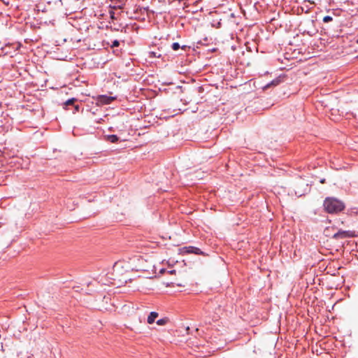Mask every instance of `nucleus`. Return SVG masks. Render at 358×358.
<instances>
[{
	"label": "nucleus",
	"instance_id": "nucleus-17",
	"mask_svg": "<svg viewBox=\"0 0 358 358\" xmlns=\"http://www.w3.org/2000/svg\"><path fill=\"white\" fill-rule=\"evenodd\" d=\"M320 182H321V183H324V182H325V179H322V180H320Z\"/></svg>",
	"mask_w": 358,
	"mask_h": 358
},
{
	"label": "nucleus",
	"instance_id": "nucleus-3",
	"mask_svg": "<svg viewBox=\"0 0 358 358\" xmlns=\"http://www.w3.org/2000/svg\"><path fill=\"white\" fill-rule=\"evenodd\" d=\"M325 211L328 213H338L344 210L345 204L341 200L334 197H327L323 203Z\"/></svg>",
	"mask_w": 358,
	"mask_h": 358
},
{
	"label": "nucleus",
	"instance_id": "nucleus-18",
	"mask_svg": "<svg viewBox=\"0 0 358 358\" xmlns=\"http://www.w3.org/2000/svg\"><path fill=\"white\" fill-rule=\"evenodd\" d=\"M150 54L153 55V57H157L154 52H150Z\"/></svg>",
	"mask_w": 358,
	"mask_h": 358
},
{
	"label": "nucleus",
	"instance_id": "nucleus-6",
	"mask_svg": "<svg viewBox=\"0 0 358 358\" xmlns=\"http://www.w3.org/2000/svg\"><path fill=\"white\" fill-rule=\"evenodd\" d=\"M282 81V78L281 76H279L278 78H276L275 79H274L273 80H272L271 83H268L267 85H266L264 87V89L266 90V89H268L271 87H275V86H277Z\"/></svg>",
	"mask_w": 358,
	"mask_h": 358
},
{
	"label": "nucleus",
	"instance_id": "nucleus-8",
	"mask_svg": "<svg viewBox=\"0 0 358 358\" xmlns=\"http://www.w3.org/2000/svg\"><path fill=\"white\" fill-rule=\"evenodd\" d=\"M158 317V313L156 312H151L148 317V323L152 324L155 319Z\"/></svg>",
	"mask_w": 358,
	"mask_h": 358
},
{
	"label": "nucleus",
	"instance_id": "nucleus-15",
	"mask_svg": "<svg viewBox=\"0 0 358 358\" xmlns=\"http://www.w3.org/2000/svg\"><path fill=\"white\" fill-rule=\"evenodd\" d=\"M3 351V344H2V343H1V342H0V352H2Z\"/></svg>",
	"mask_w": 358,
	"mask_h": 358
},
{
	"label": "nucleus",
	"instance_id": "nucleus-10",
	"mask_svg": "<svg viewBox=\"0 0 358 358\" xmlns=\"http://www.w3.org/2000/svg\"><path fill=\"white\" fill-rule=\"evenodd\" d=\"M169 318L164 317V318H162V319L158 320L157 321V324L158 325L162 326V325L166 324L169 322Z\"/></svg>",
	"mask_w": 358,
	"mask_h": 358
},
{
	"label": "nucleus",
	"instance_id": "nucleus-13",
	"mask_svg": "<svg viewBox=\"0 0 358 358\" xmlns=\"http://www.w3.org/2000/svg\"><path fill=\"white\" fill-rule=\"evenodd\" d=\"M180 48V44L178 43H173L172 44V49L175 51L179 50V48Z\"/></svg>",
	"mask_w": 358,
	"mask_h": 358
},
{
	"label": "nucleus",
	"instance_id": "nucleus-14",
	"mask_svg": "<svg viewBox=\"0 0 358 358\" xmlns=\"http://www.w3.org/2000/svg\"><path fill=\"white\" fill-rule=\"evenodd\" d=\"M119 45H120L119 41H117V40H115V41L113 42V43H112V45H111V46H112L113 48H114V47H117V46H119Z\"/></svg>",
	"mask_w": 358,
	"mask_h": 358
},
{
	"label": "nucleus",
	"instance_id": "nucleus-9",
	"mask_svg": "<svg viewBox=\"0 0 358 358\" xmlns=\"http://www.w3.org/2000/svg\"><path fill=\"white\" fill-rule=\"evenodd\" d=\"M106 141L110 143H116L118 141V137L116 135H108L105 136Z\"/></svg>",
	"mask_w": 358,
	"mask_h": 358
},
{
	"label": "nucleus",
	"instance_id": "nucleus-4",
	"mask_svg": "<svg viewBox=\"0 0 358 358\" xmlns=\"http://www.w3.org/2000/svg\"><path fill=\"white\" fill-rule=\"evenodd\" d=\"M355 236V234L354 231L339 230L337 233H335L333 235V238L335 239H343L354 237Z\"/></svg>",
	"mask_w": 358,
	"mask_h": 358
},
{
	"label": "nucleus",
	"instance_id": "nucleus-1",
	"mask_svg": "<svg viewBox=\"0 0 358 358\" xmlns=\"http://www.w3.org/2000/svg\"><path fill=\"white\" fill-rule=\"evenodd\" d=\"M131 271L133 270L128 260L117 261L113 268L114 280H117L120 283H126L128 280H131L129 275Z\"/></svg>",
	"mask_w": 358,
	"mask_h": 358
},
{
	"label": "nucleus",
	"instance_id": "nucleus-7",
	"mask_svg": "<svg viewBox=\"0 0 358 358\" xmlns=\"http://www.w3.org/2000/svg\"><path fill=\"white\" fill-rule=\"evenodd\" d=\"M184 249H185L187 252H188V253H194V254H197V255L202 253L199 248H195L193 246H189V247L185 248Z\"/></svg>",
	"mask_w": 358,
	"mask_h": 358
},
{
	"label": "nucleus",
	"instance_id": "nucleus-12",
	"mask_svg": "<svg viewBox=\"0 0 358 358\" xmlns=\"http://www.w3.org/2000/svg\"><path fill=\"white\" fill-rule=\"evenodd\" d=\"M332 20H333L332 17H331L329 15H327L323 17V22L325 23H328L329 22H331Z\"/></svg>",
	"mask_w": 358,
	"mask_h": 358
},
{
	"label": "nucleus",
	"instance_id": "nucleus-19",
	"mask_svg": "<svg viewBox=\"0 0 358 358\" xmlns=\"http://www.w3.org/2000/svg\"><path fill=\"white\" fill-rule=\"evenodd\" d=\"M357 43H358V39H357Z\"/></svg>",
	"mask_w": 358,
	"mask_h": 358
},
{
	"label": "nucleus",
	"instance_id": "nucleus-16",
	"mask_svg": "<svg viewBox=\"0 0 358 358\" xmlns=\"http://www.w3.org/2000/svg\"><path fill=\"white\" fill-rule=\"evenodd\" d=\"M75 109H76V110L78 111L79 106H75Z\"/></svg>",
	"mask_w": 358,
	"mask_h": 358
},
{
	"label": "nucleus",
	"instance_id": "nucleus-2",
	"mask_svg": "<svg viewBox=\"0 0 358 358\" xmlns=\"http://www.w3.org/2000/svg\"><path fill=\"white\" fill-rule=\"evenodd\" d=\"M130 266L133 271H153V264L141 256H134L129 259Z\"/></svg>",
	"mask_w": 358,
	"mask_h": 358
},
{
	"label": "nucleus",
	"instance_id": "nucleus-11",
	"mask_svg": "<svg viewBox=\"0 0 358 358\" xmlns=\"http://www.w3.org/2000/svg\"><path fill=\"white\" fill-rule=\"evenodd\" d=\"M76 101V99L74 98H72V99H70L69 100H67L66 102H65V106H69V105H73L74 103V102Z\"/></svg>",
	"mask_w": 358,
	"mask_h": 358
},
{
	"label": "nucleus",
	"instance_id": "nucleus-5",
	"mask_svg": "<svg viewBox=\"0 0 358 358\" xmlns=\"http://www.w3.org/2000/svg\"><path fill=\"white\" fill-rule=\"evenodd\" d=\"M115 99V98L114 96H106V95H101L98 97V101L101 104H109Z\"/></svg>",
	"mask_w": 358,
	"mask_h": 358
}]
</instances>
